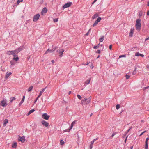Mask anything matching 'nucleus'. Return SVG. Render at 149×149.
Here are the masks:
<instances>
[{"mask_svg": "<svg viewBox=\"0 0 149 149\" xmlns=\"http://www.w3.org/2000/svg\"><path fill=\"white\" fill-rule=\"evenodd\" d=\"M141 19H138L136 20V23L135 24L136 28L138 31H139L141 29Z\"/></svg>", "mask_w": 149, "mask_h": 149, "instance_id": "1", "label": "nucleus"}, {"mask_svg": "<svg viewBox=\"0 0 149 149\" xmlns=\"http://www.w3.org/2000/svg\"><path fill=\"white\" fill-rule=\"evenodd\" d=\"M91 98L89 97L88 98H84L81 101V103L84 104H88L90 102Z\"/></svg>", "mask_w": 149, "mask_h": 149, "instance_id": "2", "label": "nucleus"}, {"mask_svg": "<svg viewBox=\"0 0 149 149\" xmlns=\"http://www.w3.org/2000/svg\"><path fill=\"white\" fill-rule=\"evenodd\" d=\"M40 15L39 14H37L34 16L33 21L34 22L36 21L39 18Z\"/></svg>", "mask_w": 149, "mask_h": 149, "instance_id": "3", "label": "nucleus"}, {"mask_svg": "<svg viewBox=\"0 0 149 149\" xmlns=\"http://www.w3.org/2000/svg\"><path fill=\"white\" fill-rule=\"evenodd\" d=\"M7 54L8 55H14L16 54H17L15 50L11 51H9L7 52Z\"/></svg>", "mask_w": 149, "mask_h": 149, "instance_id": "4", "label": "nucleus"}, {"mask_svg": "<svg viewBox=\"0 0 149 149\" xmlns=\"http://www.w3.org/2000/svg\"><path fill=\"white\" fill-rule=\"evenodd\" d=\"M42 118L46 120H48L50 116L48 115L47 113H44L42 115Z\"/></svg>", "mask_w": 149, "mask_h": 149, "instance_id": "5", "label": "nucleus"}, {"mask_svg": "<svg viewBox=\"0 0 149 149\" xmlns=\"http://www.w3.org/2000/svg\"><path fill=\"white\" fill-rule=\"evenodd\" d=\"M101 19V17H98L97 18V20L95 22L94 24L93 25V27L95 26L97 24H98V23L100 22Z\"/></svg>", "mask_w": 149, "mask_h": 149, "instance_id": "6", "label": "nucleus"}, {"mask_svg": "<svg viewBox=\"0 0 149 149\" xmlns=\"http://www.w3.org/2000/svg\"><path fill=\"white\" fill-rule=\"evenodd\" d=\"M56 48H54L52 49L51 50H49L48 49V50H47L46 52H45V54H46L49 53H51L54 52L56 49Z\"/></svg>", "mask_w": 149, "mask_h": 149, "instance_id": "7", "label": "nucleus"}, {"mask_svg": "<svg viewBox=\"0 0 149 149\" xmlns=\"http://www.w3.org/2000/svg\"><path fill=\"white\" fill-rule=\"evenodd\" d=\"M1 104L3 107H5L7 105V103L6 101L3 100L1 101Z\"/></svg>", "mask_w": 149, "mask_h": 149, "instance_id": "8", "label": "nucleus"}, {"mask_svg": "<svg viewBox=\"0 0 149 149\" xmlns=\"http://www.w3.org/2000/svg\"><path fill=\"white\" fill-rule=\"evenodd\" d=\"M72 4V3L71 2H68L66 3H65L63 6V8H65L68 7H69Z\"/></svg>", "mask_w": 149, "mask_h": 149, "instance_id": "9", "label": "nucleus"}, {"mask_svg": "<svg viewBox=\"0 0 149 149\" xmlns=\"http://www.w3.org/2000/svg\"><path fill=\"white\" fill-rule=\"evenodd\" d=\"M47 8L46 7H45L43 9L41 12V13L42 15H44V14L47 12Z\"/></svg>", "mask_w": 149, "mask_h": 149, "instance_id": "10", "label": "nucleus"}, {"mask_svg": "<svg viewBox=\"0 0 149 149\" xmlns=\"http://www.w3.org/2000/svg\"><path fill=\"white\" fill-rule=\"evenodd\" d=\"M25 141V137L24 136L19 137L18 138V141H21L23 143Z\"/></svg>", "mask_w": 149, "mask_h": 149, "instance_id": "11", "label": "nucleus"}, {"mask_svg": "<svg viewBox=\"0 0 149 149\" xmlns=\"http://www.w3.org/2000/svg\"><path fill=\"white\" fill-rule=\"evenodd\" d=\"M46 88L47 87L42 89V90L40 92L39 95L38 96V98H39L42 95V93H43Z\"/></svg>", "mask_w": 149, "mask_h": 149, "instance_id": "12", "label": "nucleus"}, {"mask_svg": "<svg viewBox=\"0 0 149 149\" xmlns=\"http://www.w3.org/2000/svg\"><path fill=\"white\" fill-rule=\"evenodd\" d=\"M42 124L46 127H47L49 126V123L45 120L42 121Z\"/></svg>", "mask_w": 149, "mask_h": 149, "instance_id": "13", "label": "nucleus"}, {"mask_svg": "<svg viewBox=\"0 0 149 149\" xmlns=\"http://www.w3.org/2000/svg\"><path fill=\"white\" fill-rule=\"evenodd\" d=\"M23 46H20L19 47V48H18L17 49L15 50V51H16V52L17 53V54L18 53H19V52H20V51H21L22 49H23Z\"/></svg>", "mask_w": 149, "mask_h": 149, "instance_id": "14", "label": "nucleus"}, {"mask_svg": "<svg viewBox=\"0 0 149 149\" xmlns=\"http://www.w3.org/2000/svg\"><path fill=\"white\" fill-rule=\"evenodd\" d=\"M134 31V29L133 28H132L130 30V31L129 33V36L130 37H132L133 36Z\"/></svg>", "mask_w": 149, "mask_h": 149, "instance_id": "15", "label": "nucleus"}, {"mask_svg": "<svg viewBox=\"0 0 149 149\" xmlns=\"http://www.w3.org/2000/svg\"><path fill=\"white\" fill-rule=\"evenodd\" d=\"M135 56H140L142 57H144V55L143 54H140L139 52H136L135 54Z\"/></svg>", "mask_w": 149, "mask_h": 149, "instance_id": "16", "label": "nucleus"}, {"mask_svg": "<svg viewBox=\"0 0 149 149\" xmlns=\"http://www.w3.org/2000/svg\"><path fill=\"white\" fill-rule=\"evenodd\" d=\"M64 52V50L63 49H61L60 51L59 52V56L60 57H61L63 56V52Z\"/></svg>", "mask_w": 149, "mask_h": 149, "instance_id": "17", "label": "nucleus"}, {"mask_svg": "<svg viewBox=\"0 0 149 149\" xmlns=\"http://www.w3.org/2000/svg\"><path fill=\"white\" fill-rule=\"evenodd\" d=\"M11 74V72H7L6 73V76H5L6 78V79L8 78Z\"/></svg>", "mask_w": 149, "mask_h": 149, "instance_id": "18", "label": "nucleus"}, {"mask_svg": "<svg viewBox=\"0 0 149 149\" xmlns=\"http://www.w3.org/2000/svg\"><path fill=\"white\" fill-rule=\"evenodd\" d=\"M98 16V14L96 13L93 16H92V18L93 19H94L95 18H97Z\"/></svg>", "mask_w": 149, "mask_h": 149, "instance_id": "19", "label": "nucleus"}, {"mask_svg": "<svg viewBox=\"0 0 149 149\" xmlns=\"http://www.w3.org/2000/svg\"><path fill=\"white\" fill-rule=\"evenodd\" d=\"M19 59V58L18 57V56L17 55H14V58H13V59L16 61H17Z\"/></svg>", "mask_w": 149, "mask_h": 149, "instance_id": "20", "label": "nucleus"}, {"mask_svg": "<svg viewBox=\"0 0 149 149\" xmlns=\"http://www.w3.org/2000/svg\"><path fill=\"white\" fill-rule=\"evenodd\" d=\"M104 39V36H102L100 37L99 38V41L100 42H102Z\"/></svg>", "mask_w": 149, "mask_h": 149, "instance_id": "21", "label": "nucleus"}, {"mask_svg": "<svg viewBox=\"0 0 149 149\" xmlns=\"http://www.w3.org/2000/svg\"><path fill=\"white\" fill-rule=\"evenodd\" d=\"M33 88V86H31L28 88V92L31 91Z\"/></svg>", "mask_w": 149, "mask_h": 149, "instance_id": "22", "label": "nucleus"}, {"mask_svg": "<svg viewBox=\"0 0 149 149\" xmlns=\"http://www.w3.org/2000/svg\"><path fill=\"white\" fill-rule=\"evenodd\" d=\"M17 146V143L16 142L12 144V147L13 148H16Z\"/></svg>", "mask_w": 149, "mask_h": 149, "instance_id": "23", "label": "nucleus"}, {"mask_svg": "<svg viewBox=\"0 0 149 149\" xmlns=\"http://www.w3.org/2000/svg\"><path fill=\"white\" fill-rule=\"evenodd\" d=\"M8 121L7 119H5L4 121L3 126L5 127L6 126V124L8 123Z\"/></svg>", "mask_w": 149, "mask_h": 149, "instance_id": "24", "label": "nucleus"}, {"mask_svg": "<svg viewBox=\"0 0 149 149\" xmlns=\"http://www.w3.org/2000/svg\"><path fill=\"white\" fill-rule=\"evenodd\" d=\"M139 17H141L142 16L143 12L142 11H140L139 12Z\"/></svg>", "mask_w": 149, "mask_h": 149, "instance_id": "25", "label": "nucleus"}, {"mask_svg": "<svg viewBox=\"0 0 149 149\" xmlns=\"http://www.w3.org/2000/svg\"><path fill=\"white\" fill-rule=\"evenodd\" d=\"M35 110L34 109H32V110H31L28 113V115H30V114H31V113H32L33 112H34L35 111Z\"/></svg>", "mask_w": 149, "mask_h": 149, "instance_id": "26", "label": "nucleus"}, {"mask_svg": "<svg viewBox=\"0 0 149 149\" xmlns=\"http://www.w3.org/2000/svg\"><path fill=\"white\" fill-rule=\"evenodd\" d=\"M91 79H89L85 82V84H88L89 83Z\"/></svg>", "mask_w": 149, "mask_h": 149, "instance_id": "27", "label": "nucleus"}, {"mask_svg": "<svg viewBox=\"0 0 149 149\" xmlns=\"http://www.w3.org/2000/svg\"><path fill=\"white\" fill-rule=\"evenodd\" d=\"M25 98V96H24L23 97V98H22L21 101L20 102L21 103H22L24 102Z\"/></svg>", "mask_w": 149, "mask_h": 149, "instance_id": "28", "label": "nucleus"}, {"mask_svg": "<svg viewBox=\"0 0 149 149\" xmlns=\"http://www.w3.org/2000/svg\"><path fill=\"white\" fill-rule=\"evenodd\" d=\"M10 99H11L10 100V102H12L13 101V100H15V97H11Z\"/></svg>", "mask_w": 149, "mask_h": 149, "instance_id": "29", "label": "nucleus"}, {"mask_svg": "<svg viewBox=\"0 0 149 149\" xmlns=\"http://www.w3.org/2000/svg\"><path fill=\"white\" fill-rule=\"evenodd\" d=\"M60 144L61 145H63L64 144V141L63 140H61L60 141Z\"/></svg>", "mask_w": 149, "mask_h": 149, "instance_id": "30", "label": "nucleus"}, {"mask_svg": "<svg viewBox=\"0 0 149 149\" xmlns=\"http://www.w3.org/2000/svg\"><path fill=\"white\" fill-rule=\"evenodd\" d=\"M120 107V106L119 104H117L116 106V108L117 109H118Z\"/></svg>", "mask_w": 149, "mask_h": 149, "instance_id": "31", "label": "nucleus"}, {"mask_svg": "<svg viewBox=\"0 0 149 149\" xmlns=\"http://www.w3.org/2000/svg\"><path fill=\"white\" fill-rule=\"evenodd\" d=\"M126 57V55H120L119 56V58H120L121 57Z\"/></svg>", "mask_w": 149, "mask_h": 149, "instance_id": "32", "label": "nucleus"}, {"mask_svg": "<svg viewBox=\"0 0 149 149\" xmlns=\"http://www.w3.org/2000/svg\"><path fill=\"white\" fill-rule=\"evenodd\" d=\"M145 148L146 149H147L148 148V143H145Z\"/></svg>", "mask_w": 149, "mask_h": 149, "instance_id": "33", "label": "nucleus"}, {"mask_svg": "<svg viewBox=\"0 0 149 149\" xmlns=\"http://www.w3.org/2000/svg\"><path fill=\"white\" fill-rule=\"evenodd\" d=\"M76 122V121H74L71 123V125L73 126L75 124Z\"/></svg>", "mask_w": 149, "mask_h": 149, "instance_id": "34", "label": "nucleus"}, {"mask_svg": "<svg viewBox=\"0 0 149 149\" xmlns=\"http://www.w3.org/2000/svg\"><path fill=\"white\" fill-rule=\"evenodd\" d=\"M99 47V45H97V46H95L93 47V48L94 49H97Z\"/></svg>", "mask_w": 149, "mask_h": 149, "instance_id": "35", "label": "nucleus"}, {"mask_svg": "<svg viewBox=\"0 0 149 149\" xmlns=\"http://www.w3.org/2000/svg\"><path fill=\"white\" fill-rule=\"evenodd\" d=\"M23 0H18L17 1V4H19L20 2H22Z\"/></svg>", "mask_w": 149, "mask_h": 149, "instance_id": "36", "label": "nucleus"}, {"mask_svg": "<svg viewBox=\"0 0 149 149\" xmlns=\"http://www.w3.org/2000/svg\"><path fill=\"white\" fill-rule=\"evenodd\" d=\"M130 76H129V75H126V76H125V77H126V79H128L130 77Z\"/></svg>", "mask_w": 149, "mask_h": 149, "instance_id": "37", "label": "nucleus"}, {"mask_svg": "<svg viewBox=\"0 0 149 149\" xmlns=\"http://www.w3.org/2000/svg\"><path fill=\"white\" fill-rule=\"evenodd\" d=\"M77 97L78 99H81V97L80 95H77Z\"/></svg>", "mask_w": 149, "mask_h": 149, "instance_id": "38", "label": "nucleus"}, {"mask_svg": "<svg viewBox=\"0 0 149 149\" xmlns=\"http://www.w3.org/2000/svg\"><path fill=\"white\" fill-rule=\"evenodd\" d=\"M73 126L71 125V126L70 127V129L68 130V132H69L70 131V130L72 128Z\"/></svg>", "mask_w": 149, "mask_h": 149, "instance_id": "39", "label": "nucleus"}, {"mask_svg": "<svg viewBox=\"0 0 149 149\" xmlns=\"http://www.w3.org/2000/svg\"><path fill=\"white\" fill-rule=\"evenodd\" d=\"M73 126L71 125V126L70 127V129L68 130V132H69L70 131V130L72 128Z\"/></svg>", "mask_w": 149, "mask_h": 149, "instance_id": "40", "label": "nucleus"}, {"mask_svg": "<svg viewBox=\"0 0 149 149\" xmlns=\"http://www.w3.org/2000/svg\"><path fill=\"white\" fill-rule=\"evenodd\" d=\"M58 18H56V19H53V21H54V22H57L58 21Z\"/></svg>", "mask_w": 149, "mask_h": 149, "instance_id": "41", "label": "nucleus"}, {"mask_svg": "<svg viewBox=\"0 0 149 149\" xmlns=\"http://www.w3.org/2000/svg\"><path fill=\"white\" fill-rule=\"evenodd\" d=\"M149 140V138H146L145 141V143H148V141Z\"/></svg>", "mask_w": 149, "mask_h": 149, "instance_id": "42", "label": "nucleus"}, {"mask_svg": "<svg viewBox=\"0 0 149 149\" xmlns=\"http://www.w3.org/2000/svg\"><path fill=\"white\" fill-rule=\"evenodd\" d=\"M146 131H145L144 132H143L142 133H141V134L139 135V136H142L144 133H145Z\"/></svg>", "mask_w": 149, "mask_h": 149, "instance_id": "43", "label": "nucleus"}, {"mask_svg": "<svg viewBox=\"0 0 149 149\" xmlns=\"http://www.w3.org/2000/svg\"><path fill=\"white\" fill-rule=\"evenodd\" d=\"M116 134V133H115V132L113 133L111 135V137H113Z\"/></svg>", "mask_w": 149, "mask_h": 149, "instance_id": "44", "label": "nucleus"}, {"mask_svg": "<svg viewBox=\"0 0 149 149\" xmlns=\"http://www.w3.org/2000/svg\"><path fill=\"white\" fill-rule=\"evenodd\" d=\"M91 30V29H90L89 31H88L85 34V35L86 36H88L89 34V32Z\"/></svg>", "mask_w": 149, "mask_h": 149, "instance_id": "45", "label": "nucleus"}, {"mask_svg": "<svg viewBox=\"0 0 149 149\" xmlns=\"http://www.w3.org/2000/svg\"><path fill=\"white\" fill-rule=\"evenodd\" d=\"M149 87V86H148L147 87H144V88H143V90H145L146 89L148 88Z\"/></svg>", "mask_w": 149, "mask_h": 149, "instance_id": "46", "label": "nucleus"}, {"mask_svg": "<svg viewBox=\"0 0 149 149\" xmlns=\"http://www.w3.org/2000/svg\"><path fill=\"white\" fill-rule=\"evenodd\" d=\"M93 147V145L90 144V149H92Z\"/></svg>", "mask_w": 149, "mask_h": 149, "instance_id": "47", "label": "nucleus"}, {"mask_svg": "<svg viewBox=\"0 0 149 149\" xmlns=\"http://www.w3.org/2000/svg\"><path fill=\"white\" fill-rule=\"evenodd\" d=\"M91 68L92 69L93 68V64H91V65H90Z\"/></svg>", "mask_w": 149, "mask_h": 149, "instance_id": "48", "label": "nucleus"}, {"mask_svg": "<svg viewBox=\"0 0 149 149\" xmlns=\"http://www.w3.org/2000/svg\"><path fill=\"white\" fill-rule=\"evenodd\" d=\"M94 142L95 141H93V140L92 141H91V145H93Z\"/></svg>", "mask_w": 149, "mask_h": 149, "instance_id": "49", "label": "nucleus"}, {"mask_svg": "<svg viewBox=\"0 0 149 149\" xmlns=\"http://www.w3.org/2000/svg\"><path fill=\"white\" fill-rule=\"evenodd\" d=\"M112 45H110L109 48L110 50H111L112 49Z\"/></svg>", "mask_w": 149, "mask_h": 149, "instance_id": "50", "label": "nucleus"}, {"mask_svg": "<svg viewBox=\"0 0 149 149\" xmlns=\"http://www.w3.org/2000/svg\"><path fill=\"white\" fill-rule=\"evenodd\" d=\"M97 52V53H99H99H100V50H98L97 51V52Z\"/></svg>", "mask_w": 149, "mask_h": 149, "instance_id": "51", "label": "nucleus"}, {"mask_svg": "<svg viewBox=\"0 0 149 149\" xmlns=\"http://www.w3.org/2000/svg\"><path fill=\"white\" fill-rule=\"evenodd\" d=\"M11 64V65H13L15 64V63H13L12 61L10 62Z\"/></svg>", "mask_w": 149, "mask_h": 149, "instance_id": "52", "label": "nucleus"}, {"mask_svg": "<svg viewBox=\"0 0 149 149\" xmlns=\"http://www.w3.org/2000/svg\"><path fill=\"white\" fill-rule=\"evenodd\" d=\"M149 39V37H148V38H146L145 39V41H146V40H148Z\"/></svg>", "mask_w": 149, "mask_h": 149, "instance_id": "53", "label": "nucleus"}, {"mask_svg": "<svg viewBox=\"0 0 149 149\" xmlns=\"http://www.w3.org/2000/svg\"><path fill=\"white\" fill-rule=\"evenodd\" d=\"M147 15H149V10H148L147 13Z\"/></svg>", "mask_w": 149, "mask_h": 149, "instance_id": "54", "label": "nucleus"}, {"mask_svg": "<svg viewBox=\"0 0 149 149\" xmlns=\"http://www.w3.org/2000/svg\"><path fill=\"white\" fill-rule=\"evenodd\" d=\"M39 98H38V97L36 99V100L35 101V102H34V103H35L37 101V100H38V99Z\"/></svg>", "mask_w": 149, "mask_h": 149, "instance_id": "55", "label": "nucleus"}, {"mask_svg": "<svg viewBox=\"0 0 149 149\" xmlns=\"http://www.w3.org/2000/svg\"><path fill=\"white\" fill-rule=\"evenodd\" d=\"M68 130L69 129H66V130H64V132H68Z\"/></svg>", "mask_w": 149, "mask_h": 149, "instance_id": "56", "label": "nucleus"}, {"mask_svg": "<svg viewBox=\"0 0 149 149\" xmlns=\"http://www.w3.org/2000/svg\"><path fill=\"white\" fill-rule=\"evenodd\" d=\"M89 63L88 62H87L86 64H84V65H88L89 64Z\"/></svg>", "mask_w": 149, "mask_h": 149, "instance_id": "57", "label": "nucleus"}, {"mask_svg": "<svg viewBox=\"0 0 149 149\" xmlns=\"http://www.w3.org/2000/svg\"><path fill=\"white\" fill-rule=\"evenodd\" d=\"M98 139V138H96V139H94L93 140V141H95L97 140Z\"/></svg>", "mask_w": 149, "mask_h": 149, "instance_id": "58", "label": "nucleus"}, {"mask_svg": "<svg viewBox=\"0 0 149 149\" xmlns=\"http://www.w3.org/2000/svg\"><path fill=\"white\" fill-rule=\"evenodd\" d=\"M131 128V127L130 128V129L127 130V132H128Z\"/></svg>", "mask_w": 149, "mask_h": 149, "instance_id": "59", "label": "nucleus"}, {"mask_svg": "<svg viewBox=\"0 0 149 149\" xmlns=\"http://www.w3.org/2000/svg\"><path fill=\"white\" fill-rule=\"evenodd\" d=\"M146 67L147 68L149 69V65H147L146 66Z\"/></svg>", "mask_w": 149, "mask_h": 149, "instance_id": "60", "label": "nucleus"}, {"mask_svg": "<svg viewBox=\"0 0 149 149\" xmlns=\"http://www.w3.org/2000/svg\"><path fill=\"white\" fill-rule=\"evenodd\" d=\"M147 5L148 6H149V1H148L147 3Z\"/></svg>", "mask_w": 149, "mask_h": 149, "instance_id": "61", "label": "nucleus"}, {"mask_svg": "<svg viewBox=\"0 0 149 149\" xmlns=\"http://www.w3.org/2000/svg\"><path fill=\"white\" fill-rule=\"evenodd\" d=\"M127 139V137L126 138L125 140V143H126Z\"/></svg>", "mask_w": 149, "mask_h": 149, "instance_id": "62", "label": "nucleus"}, {"mask_svg": "<svg viewBox=\"0 0 149 149\" xmlns=\"http://www.w3.org/2000/svg\"><path fill=\"white\" fill-rule=\"evenodd\" d=\"M52 63H54V60H52Z\"/></svg>", "mask_w": 149, "mask_h": 149, "instance_id": "63", "label": "nucleus"}, {"mask_svg": "<svg viewBox=\"0 0 149 149\" xmlns=\"http://www.w3.org/2000/svg\"><path fill=\"white\" fill-rule=\"evenodd\" d=\"M133 148V146H132L130 148V149H132Z\"/></svg>", "mask_w": 149, "mask_h": 149, "instance_id": "64", "label": "nucleus"}]
</instances>
